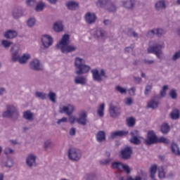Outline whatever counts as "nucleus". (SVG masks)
<instances>
[{"label":"nucleus","mask_w":180,"mask_h":180,"mask_svg":"<svg viewBox=\"0 0 180 180\" xmlns=\"http://www.w3.org/2000/svg\"><path fill=\"white\" fill-rule=\"evenodd\" d=\"M75 67L76 75H84V74H88L91 71V66L85 64V60L79 57L75 58Z\"/></svg>","instance_id":"1"},{"label":"nucleus","mask_w":180,"mask_h":180,"mask_svg":"<svg viewBox=\"0 0 180 180\" xmlns=\"http://www.w3.org/2000/svg\"><path fill=\"white\" fill-rule=\"evenodd\" d=\"M6 109V110L2 112V117H7L8 119H12V120H18L19 119V112L15 105L7 104Z\"/></svg>","instance_id":"2"},{"label":"nucleus","mask_w":180,"mask_h":180,"mask_svg":"<svg viewBox=\"0 0 180 180\" xmlns=\"http://www.w3.org/2000/svg\"><path fill=\"white\" fill-rule=\"evenodd\" d=\"M68 157L70 161H73V162H77V161H79L82 157V153L81 150L78 148H72L68 150Z\"/></svg>","instance_id":"3"},{"label":"nucleus","mask_w":180,"mask_h":180,"mask_svg":"<svg viewBox=\"0 0 180 180\" xmlns=\"http://www.w3.org/2000/svg\"><path fill=\"white\" fill-rule=\"evenodd\" d=\"M162 49H164V46L162 44H156L155 46H149L148 48V54H155L156 55L157 58L159 60H162Z\"/></svg>","instance_id":"4"},{"label":"nucleus","mask_w":180,"mask_h":180,"mask_svg":"<svg viewBox=\"0 0 180 180\" xmlns=\"http://www.w3.org/2000/svg\"><path fill=\"white\" fill-rule=\"evenodd\" d=\"M19 51H20V45L15 44L11 46L10 53L11 54V63H18L19 60Z\"/></svg>","instance_id":"5"},{"label":"nucleus","mask_w":180,"mask_h":180,"mask_svg":"<svg viewBox=\"0 0 180 180\" xmlns=\"http://www.w3.org/2000/svg\"><path fill=\"white\" fill-rule=\"evenodd\" d=\"M131 154H133V148L131 146H127L122 148L120 152L122 160H124L125 161L131 158Z\"/></svg>","instance_id":"6"},{"label":"nucleus","mask_w":180,"mask_h":180,"mask_svg":"<svg viewBox=\"0 0 180 180\" xmlns=\"http://www.w3.org/2000/svg\"><path fill=\"white\" fill-rule=\"evenodd\" d=\"M29 67L30 70H32V71H43V70H44L43 64H41V62L37 58L31 60Z\"/></svg>","instance_id":"7"},{"label":"nucleus","mask_w":180,"mask_h":180,"mask_svg":"<svg viewBox=\"0 0 180 180\" xmlns=\"http://www.w3.org/2000/svg\"><path fill=\"white\" fill-rule=\"evenodd\" d=\"M110 116L113 118L119 117L122 113V109L120 106L115 105L113 103H110L109 105Z\"/></svg>","instance_id":"8"},{"label":"nucleus","mask_w":180,"mask_h":180,"mask_svg":"<svg viewBox=\"0 0 180 180\" xmlns=\"http://www.w3.org/2000/svg\"><path fill=\"white\" fill-rule=\"evenodd\" d=\"M131 139L129 141L131 144H134V146H140L141 144V140H140V133L138 130H134L130 132Z\"/></svg>","instance_id":"9"},{"label":"nucleus","mask_w":180,"mask_h":180,"mask_svg":"<svg viewBox=\"0 0 180 180\" xmlns=\"http://www.w3.org/2000/svg\"><path fill=\"white\" fill-rule=\"evenodd\" d=\"M157 135L153 131H148L147 134V139L144 140L145 144L146 146H151L152 144H157L158 141Z\"/></svg>","instance_id":"10"},{"label":"nucleus","mask_w":180,"mask_h":180,"mask_svg":"<svg viewBox=\"0 0 180 180\" xmlns=\"http://www.w3.org/2000/svg\"><path fill=\"white\" fill-rule=\"evenodd\" d=\"M91 74L93 75L94 81H96L97 82H102V77L107 78L106 73L104 70H101L99 73V70H98V69H94L91 70Z\"/></svg>","instance_id":"11"},{"label":"nucleus","mask_w":180,"mask_h":180,"mask_svg":"<svg viewBox=\"0 0 180 180\" xmlns=\"http://www.w3.org/2000/svg\"><path fill=\"white\" fill-rule=\"evenodd\" d=\"M36 160H37V156L32 153L28 154L25 158V164L30 169L33 168V167H37Z\"/></svg>","instance_id":"12"},{"label":"nucleus","mask_w":180,"mask_h":180,"mask_svg":"<svg viewBox=\"0 0 180 180\" xmlns=\"http://www.w3.org/2000/svg\"><path fill=\"white\" fill-rule=\"evenodd\" d=\"M93 36L94 39H96L97 40H101V41H103V40L106 39V31H105L102 28H96L94 30Z\"/></svg>","instance_id":"13"},{"label":"nucleus","mask_w":180,"mask_h":180,"mask_svg":"<svg viewBox=\"0 0 180 180\" xmlns=\"http://www.w3.org/2000/svg\"><path fill=\"white\" fill-rule=\"evenodd\" d=\"M41 41L44 49H49V47L53 46V37L49 34L43 35L41 37Z\"/></svg>","instance_id":"14"},{"label":"nucleus","mask_w":180,"mask_h":180,"mask_svg":"<svg viewBox=\"0 0 180 180\" xmlns=\"http://www.w3.org/2000/svg\"><path fill=\"white\" fill-rule=\"evenodd\" d=\"M56 49H60V50L62 51V53H73L74 51H76L77 50V46L75 45H66L64 46H60V44H56Z\"/></svg>","instance_id":"15"},{"label":"nucleus","mask_w":180,"mask_h":180,"mask_svg":"<svg viewBox=\"0 0 180 180\" xmlns=\"http://www.w3.org/2000/svg\"><path fill=\"white\" fill-rule=\"evenodd\" d=\"M75 110V106L71 104H68V106L60 107L59 108V113H65L68 116H71Z\"/></svg>","instance_id":"16"},{"label":"nucleus","mask_w":180,"mask_h":180,"mask_svg":"<svg viewBox=\"0 0 180 180\" xmlns=\"http://www.w3.org/2000/svg\"><path fill=\"white\" fill-rule=\"evenodd\" d=\"M84 19L88 25H94L96 22V15L94 13L88 12L85 14Z\"/></svg>","instance_id":"17"},{"label":"nucleus","mask_w":180,"mask_h":180,"mask_svg":"<svg viewBox=\"0 0 180 180\" xmlns=\"http://www.w3.org/2000/svg\"><path fill=\"white\" fill-rule=\"evenodd\" d=\"M13 19H20L23 16V10L20 7H14L11 12Z\"/></svg>","instance_id":"18"},{"label":"nucleus","mask_w":180,"mask_h":180,"mask_svg":"<svg viewBox=\"0 0 180 180\" xmlns=\"http://www.w3.org/2000/svg\"><path fill=\"white\" fill-rule=\"evenodd\" d=\"M129 134V131H115L111 132L110 139L114 140V139H117V137H126Z\"/></svg>","instance_id":"19"},{"label":"nucleus","mask_w":180,"mask_h":180,"mask_svg":"<svg viewBox=\"0 0 180 180\" xmlns=\"http://www.w3.org/2000/svg\"><path fill=\"white\" fill-rule=\"evenodd\" d=\"M155 9L157 12H161V11H164L167 9V3L165 0H159L155 4Z\"/></svg>","instance_id":"20"},{"label":"nucleus","mask_w":180,"mask_h":180,"mask_svg":"<svg viewBox=\"0 0 180 180\" xmlns=\"http://www.w3.org/2000/svg\"><path fill=\"white\" fill-rule=\"evenodd\" d=\"M65 6L69 11H77V9H79V3L70 1L65 3Z\"/></svg>","instance_id":"21"},{"label":"nucleus","mask_w":180,"mask_h":180,"mask_svg":"<svg viewBox=\"0 0 180 180\" xmlns=\"http://www.w3.org/2000/svg\"><path fill=\"white\" fill-rule=\"evenodd\" d=\"M159 104L160 102L158 101V98H157V97H154L151 98L149 101H148L147 108L148 109H157V108H158Z\"/></svg>","instance_id":"22"},{"label":"nucleus","mask_w":180,"mask_h":180,"mask_svg":"<svg viewBox=\"0 0 180 180\" xmlns=\"http://www.w3.org/2000/svg\"><path fill=\"white\" fill-rule=\"evenodd\" d=\"M86 112H83L79 115V117L76 119L77 123L81 124L82 126H86Z\"/></svg>","instance_id":"23"},{"label":"nucleus","mask_w":180,"mask_h":180,"mask_svg":"<svg viewBox=\"0 0 180 180\" xmlns=\"http://www.w3.org/2000/svg\"><path fill=\"white\" fill-rule=\"evenodd\" d=\"M53 29L56 33H60V32H63V30H64V25H63V21H56L53 24Z\"/></svg>","instance_id":"24"},{"label":"nucleus","mask_w":180,"mask_h":180,"mask_svg":"<svg viewBox=\"0 0 180 180\" xmlns=\"http://www.w3.org/2000/svg\"><path fill=\"white\" fill-rule=\"evenodd\" d=\"M22 117L28 122H33L34 120V114L30 110H26L22 113Z\"/></svg>","instance_id":"25"},{"label":"nucleus","mask_w":180,"mask_h":180,"mask_svg":"<svg viewBox=\"0 0 180 180\" xmlns=\"http://www.w3.org/2000/svg\"><path fill=\"white\" fill-rule=\"evenodd\" d=\"M76 85H85L86 84V77L84 76H76L74 79Z\"/></svg>","instance_id":"26"},{"label":"nucleus","mask_w":180,"mask_h":180,"mask_svg":"<svg viewBox=\"0 0 180 180\" xmlns=\"http://www.w3.org/2000/svg\"><path fill=\"white\" fill-rule=\"evenodd\" d=\"M136 5V0H127L122 2V6L126 9L133 10Z\"/></svg>","instance_id":"27"},{"label":"nucleus","mask_w":180,"mask_h":180,"mask_svg":"<svg viewBox=\"0 0 180 180\" xmlns=\"http://www.w3.org/2000/svg\"><path fill=\"white\" fill-rule=\"evenodd\" d=\"M4 36L6 39H15V37H18V32L15 30H9L4 33Z\"/></svg>","instance_id":"28"},{"label":"nucleus","mask_w":180,"mask_h":180,"mask_svg":"<svg viewBox=\"0 0 180 180\" xmlns=\"http://www.w3.org/2000/svg\"><path fill=\"white\" fill-rule=\"evenodd\" d=\"M58 44L59 46H63V47L68 46L70 44V35L68 34H64Z\"/></svg>","instance_id":"29"},{"label":"nucleus","mask_w":180,"mask_h":180,"mask_svg":"<svg viewBox=\"0 0 180 180\" xmlns=\"http://www.w3.org/2000/svg\"><path fill=\"white\" fill-rule=\"evenodd\" d=\"M170 148L172 154H174V155H177L178 157L180 156V149L177 143L175 142L172 143Z\"/></svg>","instance_id":"30"},{"label":"nucleus","mask_w":180,"mask_h":180,"mask_svg":"<svg viewBox=\"0 0 180 180\" xmlns=\"http://www.w3.org/2000/svg\"><path fill=\"white\" fill-rule=\"evenodd\" d=\"M96 140L98 143H102L103 141H106V134L105 133V131H99L96 134Z\"/></svg>","instance_id":"31"},{"label":"nucleus","mask_w":180,"mask_h":180,"mask_svg":"<svg viewBox=\"0 0 180 180\" xmlns=\"http://www.w3.org/2000/svg\"><path fill=\"white\" fill-rule=\"evenodd\" d=\"M30 54L29 53H25L21 57L20 55L18 61L20 63V64H26L27 60H30Z\"/></svg>","instance_id":"32"},{"label":"nucleus","mask_w":180,"mask_h":180,"mask_svg":"<svg viewBox=\"0 0 180 180\" xmlns=\"http://www.w3.org/2000/svg\"><path fill=\"white\" fill-rule=\"evenodd\" d=\"M109 2H110V0H98L96 2V5L97 8H102L103 9H105Z\"/></svg>","instance_id":"33"},{"label":"nucleus","mask_w":180,"mask_h":180,"mask_svg":"<svg viewBox=\"0 0 180 180\" xmlns=\"http://www.w3.org/2000/svg\"><path fill=\"white\" fill-rule=\"evenodd\" d=\"M1 167L12 168L13 167V160L11 158H7L6 160L1 162Z\"/></svg>","instance_id":"34"},{"label":"nucleus","mask_w":180,"mask_h":180,"mask_svg":"<svg viewBox=\"0 0 180 180\" xmlns=\"http://www.w3.org/2000/svg\"><path fill=\"white\" fill-rule=\"evenodd\" d=\"M44 8H46V3L41 0L37 4L34 8V11L36 12H43Z\"/></svg>","instance_id":"35"},{"label":"nucleus","mask_w":180,"mask_h":180,"mask_svg":"<svg viewBox=\"0 0 180 180\" xmlns=\"http://www.w3.org/2000/svg\"><path fill=\"white\" fill-rule=\"evenodd\" d=\"M122 167H123V163L121 162H113L111 164V168L112 169H117V171H120V172H122L123 169H122Z\"/></svg>","instance_id":"36"},{"label":"nucleus","mask_w":180,"mask_h":180,"mask_svg":"<svg viewBox=\"0 0 180 180\" xmlns=\"http://www.w3.org/2000/svg\"><path fill=\"white\" fill-rule=\"evenodd\" d=\"M106 11L108 12H116L117 7L115 4L112 3L110 0V2L107 4V6L105 7Z\"/></svg>","instance_id":"37"},{"label":"nucleus","mask_w":180,"mask_h":180,"mask_svg":"<svg viewBox=\"0 0 180 180\" xmlns=\"http://www.w3.org/2000/svg\"><path fill=\"white\" fill-rule=\"evenodd\" d=\"M170 128L169 125L168 124L165 123L160 127V131L162 133V134H168L169 132Z\"/></svg>","instance_id":"38"},{"label":"nucleus","mask_w":180,"mask_h":180,"mask_svg":"<svg viewBox=\"0 0 180 180\" xmlns=\"http://www.w3.org/2000/svg\"><path fill=\"white\" fill-rule=\"evenodd\" d=\"M155 174H157V165H153L150 168V177L151 179L155 178Z\"/></svg>","instance_id":"39"},{"label":"nucleus","mask_w":180,"mask_h":180,"mask_svg":"<svg viewBox=\"0 0 180 180\" xmlns=\"http://www.w3.org/2000/svg\"><path fill=\"white\" fill-rule=\"evenodd\" d=\"M179 110L174 109L172 111L170 116L173 120H176V119H179Z\"/></svg>","instance_id":"40"},{"label":"nucleus","mask_w":180,"mask_h":180,"mask_svg":"<svg viewBox=\"0 0 180 180\" xmlns=\"http://www.w3.org/2000/svg\"><path fill=\"white\" fill-rule=\"evenodd\" d=\"M35 96H36V98H39V99H41L42 101L47 99V94H46L44 92L36 91Z\"/></svg>","instance_id":"41"},{"label":"nucleus","mask_w":180,"mask_h":180,"mask_svg":"<svg viewBox=\"0 0 180 180\" xmlns=\"http://www.w3.org/2000/svg\"><path fill=\"white\" fill-rule=\"evenodd\" d=\"M103 110H105V103H102L101 104L97 110V115L100 117H103Z\"/></svg>","instance_id":"42"},{"label":"nucleus","mask_w":180,"mask_h":180,"mask_svg":"<svg viewBox=\"0 0 180 180\" xmlns=\"http://www.w3.org/2000/svg\"><path fill=\"white\" fill-rule=\"evenodd\" d=\"M47 96L51 102H53V103H56V101H57V95L56 94V93L53 91H49Z\"/></svg>","instance_id":"43"},{"label":"nucleus","mask_w":180,"mask_h":180,"mask_svg":"<svg viewBox=\"0 0 180 180\" xmlns=\"http://www.w3.org/2000/svg\"><path fill=\"white\" fill-rule=\"evenodd\" d=\"M158 177L160 179H164L165 178V172L164 171V167H160L158 169Z\"/></svg>","instance_id":"44"},{"label":"nucleus","mask_w":180,"mask_h":180,"mask_svg":"<svg viewBox=\"0 0 180 180\" xmlns=\"http://www.w3.org/2000/svg\"><path fill=\"white\" fill-rule=\"evenodd\" d=\"M155 33L156 36H158V37H160L163 34H165V33L167 32L162 28H155Z\"/></svg>","instance_id":"45"},{"label":"nucleus","mask_w":180,"mask_h":180,"mask_svg":"<svg viewBox=\"0 0 180 180\" xmlns=\"http://www.w3.org/2000/svg\"><path fill=\"white\" fill-rule=\"evenodd\" d=\"M115 89L117 92L122 94V95H125V94H127V90L120 86H116Z\"/></svg>","instance_id":"46"},{"label":"nucleus","mask_w":180,"mask_h":180,"mask_svg":"<svg viewBox=\"0 0 180 180\" xmlns=\"http://www.w3.org/2000/svg\"><path fill=\"white\" fill-rule=\"evenodd\" d=\"M12 44L11 41H9L6 39H4L1 42V45L4 47V49H9L11 47V45Z\"/></svg>","instance_id":"47"},{"label":"nucleus","mask_w":180,"mask_h":180,"mask_svg":"<svg viewBox=\"0 0 180 180\" xmlns=\"http://www.w3.org/2000/svg\"><path fill=\"white\" fill-rule=\"evenodd\" d=\"M36 25V19L34 18H29L27 21V26L28 27H33Z\"/></svg>","instance_id":"48"},{"label":"nucleus","mask_w":180,"mask_h":180,"mask_svg":"<svg viewBox=\"0 0 180 180\" xmlns=\"http://www.w3.org/2000/svg\"><path fill=\"white\" fill-rule=\"evenodd\" d=\"M146 37H148L149 39H153L154 36H155V28L150 30L146 32Z\"/></svg>","instance_id":"49"},{"label":"nucleus","mask_w":180,"mask_h":180,"mask_svg":"<svg viewBox=\"0 0 180 180\" xmlns=\"http://www.w3.org/2000/svg\"><path fill=\"white\" fill-rule=\"evenodd\" d=\"M127 123L129 127H133V126H134V124H136V120H134V118H133V117H129V118L127 119Z\"/></svg>","instance_id":"50"},{"label":"nucleus","mask_w":180,"mask_h":180,"mask_svg":"<svg viewBox=\"0 0 180 180\" xmlns=\"http://www.w3.org/2000/svg\"><path fill=\"white\" fill-rule=\"evenodd\" d=\"M84 178L86 180H95V179L96 178V174L95 173L87 174H86Z\"/></svg>","instance_id":"51"},{"label":"nucleus","mask_w":180,"mask_h":180,"mask_svg":"<svg viewBox=\"0 0 180 180\" xmlns=\"http://www.w3.org/2000/svg\"><path fill=\"white\" fill-rule=\"evenodd\" d=\"M112 161V158L103 159L99 161L100 165H109Z\"/></svg>","instance_id":"52"},{"label":"nucleus","mask_w":180,"mask_h":180,"mask_svg":"<svg viewBox=\"0 0 180 180\" xmlns=\"http://www.w3.org/2000/svg\"><path fill=\"white\" fill-rule=\"evenodd\" d=\"M25 4L28 8H33L36 4V0H26Z\"/></svg>","instance_id":"53"},{"label":"nucleus","mask_w":180,"mask_h":180,"mask_svg":"<svg viewBox=\"0 0 180 180\" xmlns=\"http://www.w3.org/2000/svg\"><path fill=\"white\" fill-rule=\"evenodd\" d=\"M157 143H163L164 144H168L169 143V141L167 138L162 136L158 138Z\"/></svg>","instance_id":"54"},{"label":"nucleus","mask_w":180,"mask_h":180,"mask_svg":"<svg viewBox=\"0 0 180 180\" xmlns=\"http://www.w3.org/2000/svg\"><path fill=\"white\" fill-rule=\"evenodd\" d=\"M169 96L172 99H176L178 94H176V90L172 89L169 92Z\"/></svg>","instance_id":"55"},{"label":"nucleus","mask_w":180,"mask_h":180,"mask_svg":"<svg viewBox=\"0 0 180 180\" xmlns=\"http://www.w3.org/2000/svg\"><path fill=\"white\" fill-rule=\"evenodd\" d=\"M152 89H153V85H151V84L146 85V86L145 88V91H144L145 95H148V94H150V92H151Z\"/></svg>","instance_id":"56"},{"label":"nucleus","mask_w":180,"mask_h":180,"mask_svg":"<svg viewBox=\"0 0 180 180\" xmlns=\"http://www.w3.org/2000/svg\"><path fill=\"white\" fill-rule=\"evenodd\" d=\"M122 169H124V171L127 174H130V172H131V170L130 169V167H129V165H127L122 164Z\"/></svg>","instance_id":"57"},{"label":"nucleus","mask_w":180,"mask_h":180,"mask_svg":"<svg viewBox=\"0 0 180 180\" xmlns=\"http://www.w3.org/2000/svg\"><path fill=\"white\" fill-rule=\"evenodd\" d=\"M14 153L15 150L11 148H6L4 149V154H6V155H8V154H13Z\"/></svg>","instance_id":"58"},{"label":"nucleus","mask_w":180,"mask_h":180,"mask_svg":"<svg viewBox=\"0 0 180 180\" xmlns=\"http://www.w3.org/2000/svg\"><path fill=\"white\" fill-rule=\"evenodd\" d=\"M44 147L45 150H47V148H50V147H51V141H45Z\"/></svg>","instance_id":"59"},{"label":"nucleus","mask_w":180,"mask_h":180,"mask_svg":"<svg viewBox=\"0 0 180 180\" xmlns=\"http://www.w3.org/2000/svg\"><path fill=\"white\" fill-rule=\"evenodd\" d=\"M143 62L144 64H146L148 65H151V64H154L155 61L153 60H148V59H143Z\"/></svg>","instance_id":"60"},{"label":"nucleus","mask_w":180,"mask_h":180,"mask_svg":"<svg viewBox=\"0 0 180 180\" xmlns=\"http://www.w3.org/2000/svg\"><path fill=\"white\" fill-rule=\"evenodd\" d=\"M76 132H77V129L74 127L71 128L69 131L70 136H75Z\"/></svg>","instance_id":"61"},{"label":"nucleus","mask_w":180,"mask_h":180,"mask_svg":"<svg viewBox=\"0 0 180 180\" xmlns=\"http://www.w3.org/2000/svg\"><path fill=\"white\" fill-rule=\"evenodd\" d=\"M67 122V117H63V118L58 120L57 124H60V123H65Z\"/></svg>","instance_id":"62"},{"label":"nucleus","mask_w":180,"mask_h":180,"mask_svg":"<svg viewBox=\"0 0 180 180\" xmlns=\"http://www.w3.org/2000/svg\"><path fill=\"white\" fill-rule=\"evenodd\" d=\"M75 120H77V118L74 116H71L69 117V122L71 124H74L75 123Z\"/></svg>","instance_id":"63"},{"label":"nucleus","mask_w":180,"mask_h":180,"mask_svg":"<svg viewBox=\"0 0 180 180\" xmlns=\"http://www.w3.org/2000/svg\"><path fill=\"white\" fill-rule=\"evenodd\" d=\"M133 46H127L124 49V51L125 53H131V51H133Z\"/></svg>","instance_id":"64"}]
</instances>
